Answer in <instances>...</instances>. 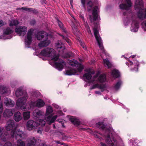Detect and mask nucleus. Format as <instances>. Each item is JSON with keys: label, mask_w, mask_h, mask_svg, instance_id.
Instances as JSON below:
<instances>
[{"label": "nucleus", "mask_w": 146, "mask_h": 146, "mask_svg": "<svg viewBox=\"0 0 146 146\" xmlns=\"http://www.w3.org/2000/svg\"><path fill=\"white\" fill-rule=\"evenodd\" d=\"M36 21L35 20H33L31 21L30 23L31 25H33L36 23Z\"/></svg>", "instance_id": "nucleus-54"}, {"label": "nucleus", "mask_w": 146, "mask_h": 146, "mask_svg": "<svg viewBox=\"0 0 146 146\" xmlns=\"http://www.w3.org/2000/svg\"><path fill=\"white\" fill-rule=\"evenodd\" d=\"M9 91V88L7 87L1 85L0 86V93L2 94H7Z\"/></svg>", "instance_id": "nucleus-25"}, {"label": "nucleus", "mask_w": 146, "mask_h": 146, "mask_svg": "<svg viewBox=\"0 0 146 146\" xmlns=\"http://www.w3.org/2000/svg\"><path fill=\"white\" fill-rule=\"evenodd\" d=\"M4 103L7 106L11 107H13L15 104V103L11 99L8 98H4Z\"/></svg>", "instance_id": "nucleus-18"}, {"label": "nucleus", "mask_w": 146, "mask_h": 146, "mask_svg": "<svg viewBox=\"0 0 146 146\" xmlns=\"http://www.w3.org/2000/svg\"><path fill=\"white\" fill-rule=\"evenodd\" d=\"M70 120L75 125H78L80 124L79 121L78 119L73 117H70Z\"/></svg>", "instance_id": "nucleus-34"}, {"label": "nucleus", "mask_w": 146, "mask_h": 146, "mask_svg": "<svg viewBox=\"0 0 146 146\" xmlns=\"http://www.w3.org/2000/svg\"><path fill=\"white\" fill-rule=\"evenodd\" d=\"M81 4L82 7L85 10H86L85 2H82Z\"/></svg>", "instance_id": "nucleus-57"}, {"label": "nucleus", "mask_w": 146, "mask_h": 146, "mask_svg": "<svg viewBox=\"0 0 146 146\" xmlns=\"http://www.w3.org/2000/svg\"><path fill=\"white\" fill-rule=\"evenodd\" d=\"M95 137L98 138L100 139H101V137H100L99 136H98V135H95Z\"/></svg>", "instance_id": "nucleus-63"}, {"label": "nucleus", "mask_w": 146, "mask_h": 146, "mask_svg": "<svg viewBox=\"0 0 146 146\" xmlns=\"http://www.w3.org/2000/svg\"><path fill=\"white\" fill-rule=\"evenodd\" d=\"M36 131L37 133H41L42 132V129H38H38L36 130Z\"/></svg>", "instance_id": "nucleus-58"}, {"label": "nucleus", "mask_w": 146, "mask_h": 146, "mask_svg": "<svg viewBox=\"0 0 146 146\" xmlns=\"http://www.w3.org/2000/svg\"><path fill=\"white\" fill-rule=\"evenodd\" d=\"M83 77L84 78H86L87 80H89L91 79L92 77V76L90 73H88L84 74L83 75Z\"/></svg>", "instance_id": "nucleus-40"}, {"label": "nucleus", "mask_w": 146, "mask_h": 146, "mask_svg": "<svg viewBox=\"0 0 146 146\" xmlns=\"http://www.w3.org/2000/svg\"><path fill=\"white\" fill-rule=\"evenodd\" d=\"M37 140H39V139H36L35 137L31 138L30 141L27 143V146H35V143L37 142Z\"/></svg>", "instance_id": "nucleus-28"}, {"label": "nucleus", "mask_w": 146, "mask_h": 146, "mask_svg": "<svg viewBox=\"0 0 146 146\" xmlns=\"http://www.w3.org/2000/svg\"><path fill=\"white\" fill-rule=\"evenodd\" d=\"M74 20H75L74 22H76V23L75 24L74 22H73V25H72V32L74 34L77 36L79 35V30L76 26L77 25H78L75 19H74Z\"/></svg>", "instance_id": "nucleus-19"}, {"label": "nucleus", "mask_w": 146, "mask_h": 146, "mask_svg": "<svg viewBox=\"0 0 146 146\" xmlns=\"http://www.w3.org/2000/svg\"><path fill=\"white\" fill-rule=\"evenodd\" d=\"M66 75L70 76L75 75L77 72V70L75 69L70 68L66 70Z\"/></svg>", "instance_id": "nucleus-24"}, {"label": "nucleus", "mask_w": 146, "mask_h": 146, "mask_svg": "<svg viewBox=\"0 0 146 146\" xmlns=\"http://www.w3.org/2000/svg\"><path fill=\"white\" fill-rule=\"evenodd\" d=\"M69 64L73 66L77 67L80 65V64L76 60L73 59L69 62Z\"/></svg>", "instance_id": "nucleus-31"}, {"label": "nucleus", "mask_w": 146, "mask_h": 146, "mask_svg": "<svg viewBox=\"0 0 146 146\" xmlns=\"http://www.w3.org/2000/svg\"><path fill=\"white\" fill-rule=\"evenodd\" d=\"M95 94H98L100 95L101 94V92L100 91H95Z\"/></svg>", "instance_id": "nucleus-61"}, {"label": "nucleus", "mask_w": 146, "mask_h": 146, "mask_svg": "<svg viewBox=\"0 0 146 146\" xmlns=\"http://www.w3.org/2000/svg\"><path fill=\"white\" fill-rule=\"evenodd\" d=\"M4 25L2 21H0V27L2 26L3 25Z\"/></svg>", "instance_id": "nucleus-62"}, {"label": "nucleus", "mask_w": 146, "mask_h": 146, "mask_svg": "<svg viewBox=\"0 0 146 146\" xmlns=\"http://www.w3.org/2000/svg\"><path fill=\"white\" fill-rule=\"evenodd\" d=\"M32 95L35 96H36V93L35 92H34L32 93Z\"/></svg>", "instance_id": "nucleus-64"}, {"label": "nucleus", "mask_w": 146, "mask_h": 146, "mask_svg": "<svg viewBox=\"0 0 146 146\" xmlns=\"http://www.w3.org/2000/svg\"><path fill=\"white\" fill-rule=\"evenodd\" d=\"M96 86L98 88L101 90V91L102 92H103L106 88V86L104 84H96Z\"/></svg>", "instance_id": "nucleus-39"}, {"label": "nucleus", "mask_w": 146, "mask_h": 146, "mask_svg": "<svg viewBox=\"0 0 146 146\" xmlns=\"http://www.w3.org/2000/svg\"><path fill=\"white\" fill-rule=\"evenodd\" d=\"M48 34L44 31H40L38 32L36 35L38 40H42L38 44V46L40 48L48 45L50 43V40H48Z\"/></svg>", "instance_id": "nucleus-4"}, {"label": "nucleus", "mask_w": 146, "mask_h": 146, "mask_svg": "<svg viewBox=\"0 0 146 146\" xmlns=\"http://www.w3.org/2000/svg\"><path fill=\"white\" fill-rule=\"evenodd\" d=\"M19 23V22L17 20H13L10 22L9 25L10 27L16 26Z\"/></svg>", "instance_id": "nucleus-35"}, {"label": "nucleus", "mask_w": 146, "mask_h": 146, "mask_svg": "<svg viewBox=\"0 0 146 146\" xmlns=\"http://www.w3.org/2000/svg\"><path fill=\"white\" fill-rule=\"evenodd\" d=\"M97 127L104 129H105V136L106 137V143L110 146H117V141L113 138H111L110 134H112L113 129L111 127L109 128L105 127V125L103 122H99L96 124Z\"/></svg>", "instance_id": "nucleus-2"}, {"label": "nucleus", "mask_w": 146, "mask_h": 146, "mask_svg": "<svg viewBox=\"0 0 146 146\" xmlns=\"http://www.w3.org/2000/svg\"><path fill=\"white\" fill-rule=\"evenodd\" d=\"M87 10L90 12L92 10V14L93 18H92V15H89L90 20L91 22H93L98 19V8L97 6H94L93 2L91 1H89L86 4Z\"/></svg>", "instance_id": "nucleus-5"}, {"label": "nucleus", "mask_w": 146, "mask_h": 146, "mask_svg": "<svg viewBox=\"0 0 146 146\" xmlns=\"http://www.w3.org/2000/svg\"><path fill=\"white\" fill-rule=\"evenodd\" d=\"M30 113L29 111H25L23 113V115L25 120L28 119L30 117Z\"/></svg>", "instance_id": "nucleus-37"}, {"label": "nucleus", "mask_w": 146, "mask_h": 146, "mask_svg": "<svg viewBox=\"0 0 146 146\" xmlns=\"http://www.w3.org/2000/svg\"><path fill=\"white\" fill-rule=\"evenodd\" d=\"M27 31V27L23 26H21L19 27L16 28L15 29V32L20 36H24Z\"/></svg>", "instance_id": "nucleus-11"}, {"label": "nucleus", "mask_w": 146, "mask_h": 146, "mask_svg": "<svg viewBox=\"0 0 146 146\" xmlns=\"http://www.w3.org/2000/svg\"><path fill=\"white\" fill-rule=\"evenodd\" d=\"M33 34V29H31L29 30L27 33L25 41L26 46L27 47H29V46L32 42Z\"/></svg>", "instance_id": "nucleus-10"}, {"label": "nucleus", "mask_w": 146, "mask_h": 146, "mask_svg": "<svg viewBox=\"0 0 146 146\" xmlns=\"http://www.w3.org/2000/svg\"><path fill=\"white\" fill-rule=\"evenodd\" d=\"M106 76L105 74H102L99 76L98 79L101 83L104 82L106 80Z\"/></svg>", "instance_id": "nucleus-32"}, {"label": "nucleus", "mask_w": 146, "mask_h": 146, "mask_svg": "<svg viewBox=\"0 0 146 146\" xmlns=\"http://www.w3.org/2000/svg\"><path fill=\"white\" fill-rule=\"evenodd\" d=\"M58 35L60 36H61L62 38L64 40H65L67 43H68L69 45H71V43L70 40L68 39L67 37L64 36L62 35H61L60 33H58Z\"/></svg>", "instance_id": "nucleus-36"}, {"label": "nucleus", "mask_w": 146, "mask_h": 146, "mask_svg": "<svg viewBox=\"0 0 146 146\" xmlns=\"http://www.w3.org/2000/svg\"><path fill=\"white\" fill-rule=\"evenodd\" d=\"M57 117V115H54L53 117H52V115L51 120L49 122V124H50L53 123L56 119Z\"/></svg>", "instance_id": "nucleus-43"}, {"label": "nucleus", "mask_w": 146, "mask_h": 146, "mask_svg": "<svg viewBox=\"0 0 146 146\" xmlns=\"http://www.w3.org/2000/svg\"><path fill=\"white\" fill-rule=\"evenodd\" d=\"M4 146H12V144L10 142L8 141L5 143Z\"/></svg>", "instance_id": "nucleus-51"}, {"label": "nucleus", "mask_w": 146, "mask_h": 146, "mask_svg": "<svg viewBox=\"0 0 146 146\" xmlns=\"http://www.w3.org/2000/svg\"><path fill=\"white\" fill-rule=\"evenodd\" d=\"M143 6L142 0H136L135 2L134 7L136 9H140Z\"/></svg>", "instance_id": "nucleus-23"}, {"label": "nucleus", "mask_w": 146, "mask_h": 146, "mask_svg": "<svg viewBox=\"0 0 146 146\" xmlns=\"http://www.w3.org/2000/svg\"><path fill=\"white\" fill-rule=\"evenodd\" d=\"M122 83V81L120 80H119L114 86V88L115 90H118L120 88Z\"/></svg>", "instance_id": "nucleus-33"}, {"label": "nucleus", "mask_w": 146, "mask_h": 146, "mask_svg": "<svg viewBox=\"0 0 146 146\" xmlns=\"http://www.w3.org/2000/svg\"><path fill=\"white\" fill-rule=\"evenodd\" d=\"M93 31L94 35L98 43V45L102 51V52L106 55V52L104 48L101 38L99 35L98 31L95 28L93 29Z\"/></svg>", "instance_id": "nucleus-8"}, {"label": "nucleus", "mask_w": 146, "mask_h": 146, "mask_svg": "<svg viewBox=\"0 0 146 146\" xmlns=\"http://www.w3.org/2000/svg\"><path fill=\"white\" fill-rule=\"evenodd\" d=\"M40 54L42 56L50 57L52 58V59L55 61L58 60L59 56L56 55L55 50L52 48H47L42 50Z\"/></svg>", "instance_id": "nucleus-6"}, {"label": "nucleus", "mask_w": 146, "mask_h": 146, "mask_svg": "<svg viewBox=\"0 0 146 146\" xmlns=\"http://www.w3.org/2000/svg\"><path fill=\"white\" fill-rule=\"evenodd\" d=\"M111 75L115 78H118L120 76V73L118 70L114 69L111 72Z\"/></svg>", "instance_id": "nucleus-30"}, {"label": "nucleus", "mask_w": 146, "mask_h": 146, "mask_svg": "<svg viewBox=\"0 0 146 146\" xmlns=\"http://www.w3.org/2000/svg\"><path fill=\"white\" fill-rule=\"evenodd\" d=\"M81 46L83 47L84 50H86V47H85L83 43H81L80 44Z\"/></svg>", "instance_id": "nucleus-60"}, {"label": "nucleus", "mask_w": 146, "mask_h": 146, "mask_svg": "<svg viewBox=\"0 0 146 146\" xmlns=\"http://www.w3.org/2000/svg\"><path fill=\"white\" fill-rule=\"evenodd\" d=\"M3 110V107L2 105L0 104V114L2 113Z\"/></svg>", "instance_id": "nucleus-56"}, {"label": "nucleus", "mask_w": 146, "mask_h": 146, "mask_svg": "<svg viewBox=\"0 0 146 146\" xmlns=\"http://www.w3.org/2000/svg\"><path fill=\"white\" fill-rule=\"evenodd\" d=\"M38 123L33 120H29L27 122L26 126L28 129L31 130L33 129L34 127L38 126Z\"/></svg>", "instance_id": "nucleus-14"}, {"label": "nucleus", "mask_w": 146, "mask_h": 146, "mask_svg": "<svg viewBox=\"0 0 146 146\" xmlns=\"http://www.w3.org/2000/svg\"><path fill=\"white\" fill-rule=\"evenodd\" d=\"M15 126V124L13 120H9L7 122L5 126L6 129L7 131L12 130L10 135L12 137L15 138L16 139H17L18 137L23 138L25 135L24 133L20 129H16Z\"/></svg>", "instance_id": "nucleus-3"}, {"label": "nucleus", "mask_w": 146, "mask_h": 146, "mask_svg": "<svg viewBox=\"0 0 146 146\" xmlns=\"http://www.w3.org/2000/svg\"><path fill=\"white\" fill-rule=\"evenodd\" d=\"M143 10L145 12L144 13L143 12L142 9L141 10H139L137 13L138 17L142 20L146 19V8H144Z\"/></svg>", "instance_id": "nucleus-20"}, {"label": "nucleus", "mask_w": 146, "mask_h": 146, "mask_svg": "<svg viewBox=\"0 0 146 146\" xmlns=\"http://www.w3.org/2000/svg\"><path fill=\"white\" fill-rule=\"evenodd\" d=\"M103 62L104 66L108 68H110L111 67L112 64L108 59L107 58L104 59Z\"/></svg>", "instance_id": "nucleus-29"}, {"label": "nucleus", "mask_w": 146, "mask_h": 146, "mask_svg": "<svg viewBox=\"0 0 146 146\" xmlns=\"http://www.w3.org/2000/svg\"><path fill=\"white\" fill-rule=\"evenodd\" d=\"M53 111L52 107L50 106H48L46 108V115H48L51 113Z\"/></svg>", "instance_id": "nucleus-38"}, {"label": "nucleus", "mask_w": 146, "mask_h": 146, "mask_svg": "<svg viewBox=\"0 0 146 146\" xmlns=\"http://www.w3.org/2000/svg\"><path fill=\"white\" fill-rule=\"evenodd\" d=\"M55 142L57 144H60V145H64V146H68V145L66 144L65 143H61L59 141H55Z\"/></svg>", "instance_id": "nucleus-52"}, {"label": "nucleus", "mask_w": 146, "mask_h": 146, "mask_svg": "<svg viewBox=\"0 0 146 146\" xmlns=\"http://www.w3.org/2000/svg\"><path fill=\"white\" fill-rule=\"evenodd\" d=\"M40 2L42 5H43L44 4H46V0H40Z\"/></svg>", "instance_id": "nucleus-59"}, {"label": "nucleus", "mask_w": 146, "mask_h": 146, "mask_svg": "<svg viewBox=\"0 0 146 146\" xmlns=\"http://www.w3.org/2000/svg\"><path fill=\"white\" fill-rule=\"evenodd\" d=\"M14 112L15 110L14 109H6L4 111L3 116L5 117H9L13 115Z\"/></svg>", "instance_id": "nucleus-17"}, {"label": "nucleus", "mask_w": 146, "mask_h": 146, "mask_svg": "<svg viewBox=\"0 0 146 146\" xmlns=\"http://www.w3.org/2000/svg\"><path fill=\"white\" fill-rule=\"evenodd\" d=\"M45 104L44 101L41 99H38L36 102L31 101L29 104L27 105L26 106L27 109L25 110H32L35 106L38 108L42 107L44 106Z\"/></svg>", "instance_id": "nucleus-7"}, {"label": "nucleus", "mask_w": 146, "mask_h": 146, "mask_svg": "<svg viewBox=\"0 0 146 146\" xmlns=\"http://www.w3.org/2000/svg\"><path fill=\"white\" fill-rule=\"evenodd\" d=\"M80 19L82 20L84 22V24L85 26V27L86 29L88 32L89 34H91V32L90 31V29L88 24V23L87 22H86L84 18L83 15L81 14H80Z\"/></svg>", "instance_id": "nucleus-22"}, {"label": "nucleus", "mask_w": 146, "mask_h": 146, "mask_svg": "<svg viewBox=\"0 0 146 146\" xmlns=\"http://www.w3.org/2000/svg\"><path fill=\"white\" fill-rule=\"evenodd\" d=\"M60 138L63 140H66L67 139L68 137H66L65 134L61 133L60 135Z\"/></svg>", "instance_id": "nucleus-45"}, {"label": "nucleus", "mask_w": 146, "mask_h": 146, "mask_svg": "<svg viewBox=\"0 0 146 146\" xmlns=\"http://www.w3.org/2000/svg\"><path fill=\"white\" fill-rule=\"evenodd\" d=\"M30 8H29L22 7L19 9V10H22L26 11L29 12Z\"/></svg>", "instance_id": "nucleus-49"}, {"label": "nucleus", "mask_w": 146, "mask_h": 146, "mask_svg": "<svg viewBox=\"0 0 146 146\" xmlns=\"http://www.w3.org/2000/svg\"><path fill=\"white\" fill-rule=\"evenodd\" d=\"M51 117H52V115L48 116L45 118V119L46 121H49V122L50 121V120H51Z\"/></svg>", "instance_id": "nucleus-53"}, {"label": "nucleus", "mask_w": 146, "mask_h": 146, "mask_svg": "<svg viewBox=\"0 0 146 146\" xmlns=\"http://www.w3.org/2000/svg\"><path fill=\"white\" fill-rule=\"evenodd\" d=\"M126 3H121L119 5V8L122 10H128L131 6L130 0H125Z\"/></svg>", "instance_id": "nucleus-13"}, {"label": "nucleus", "mask_w": 146, "mask_h": 146, "mask_svg": "<svg viewBox=\"0 0 146 146\" xmlns=\"http://www.w3.org/2000/svg\"><path fill=\"white\" fill-rule=\"evenodd\" d=\"M34 115L37 118H39L42 115H43L44 113L40 110L37 109L35 110L33 112Z\"/></svg>", "instance_id": "nucleus-27"}, {"label": "nucleus", "mask_w": 146, "mask_h": 146, "mask_svg": "<svg viewBox=\"0 0 146 146\" xmlns=\"http://www.w3.org/2000/svg\"><path fill=\"white\" fill-rule=\"evenodd\" d=\"M17 139V146H25V143L21 140Z\"/></svg>", "instance_id": "nucleus-41"}, {"label": "nucleus", "mask_w": 146, "mask_h": 146, "mask_svg": "<svg viewBox=\"0 0 146 146\" xmlns=\"http://www.w3.org/2000/svg\"><path fill=\"white\" fill-rule=\"evenodd\" d=\"M131 25V31L134 32L137 31L139 27L138 21L136 20H133Z\"/></svg>", "instance_id": "nucleus-16"}, {"label": "nucleus", "mask_w": 146, "mask_h": 146, "mask_svg": "<svg viewBox=\"0 0 146 146\" xmlns=\"http://www.w3.org/2000/svg\"><path fill=\"white\" fill-rule=\"evenodd\" d=\"M57 21L58 25L61 29L64 27L63 24L58 19H57Z\"/></svg>", "instance_id": "nucleus-42"}, {"label": "nucleus", "mask_w": 146, "mask_h": 146, "mask_svg": "<svg viewBox=\"0 0 146 146\" xmlns=\"http://www.w3.org/2000/svg\"><path fill=\"white\" fill-rule=\"evenodd\" d=\"M55 47L60 52V54H62L64 53L65 48L64 44L61 41L58 40L56 44Z\"/></svg>", "instance_id": "nucleus-12"}, {"label": "nucleus", "mask_w": 146, "mask_h": 146, "mask_svg": "<svg viewBox=\"0 0 146 146\" xmlns=\"http://www.w3.org/2000/svg\"><path fill=\"white\" fill-rule=\"evenodd\" d=\"M13 118L16 121L18 122L20 121L22 119L21 114V113L19 111H17L15 113Z\"/></svg>", "instance_id": "nucleus-26"}, {"label": "nucleus", "mask_w": 146, "mask_h": 146, "mask_svg": "<svg viewBox=\"0 0 146 146\" xmlns=\"http://www.w3.org/2000/svg\"><path fill=\"white\" fill-rule=\"evenodd\" d=\"M15 94L17 97H20L17 100V105L18 107H20L22 110L25 111L27 109L25 103L28 98L27 92L22 88H19L16 90Z\"/></svg>", "instance_id": "nucleus-1"}, {"label": "nucleus", "mask_w": 146, "mask_h": 146, "mask_svg": "<svg viewBox=\"0 0 146 146\" xmlns=\"http://www.w3.org/2000/svg\"><path fill=\"white\" fill-rule=\"evenodd\" d=\"M39 124L41 125L42 126H44L46 123L45 121L44 120L41 119H39Z\"/></svg>", "instance_id": "nucleus-46"}, {"label": "nucleus", "mask_w": 146, "mask_h": 146, "mask_svg": "<svg viewBox=\"0 0 146 146\" xmlns=\"http://www.w3.org/2000/svg\"><path fill=\"white\" fill-rule=\"evenodd\" d=\"M13 32L12 29L9 27H7L3 30V35L0 36V39H10L12 37V36L10 35Z\"/></svg>", "instance_id": "nucleus-9"}, {"label": "nucleus", "mask_w": 146, "mask_h": 146, "mask_svg": "<svg viewBox=\"0 0 146 146\" xmlns=\"http://www.w3.org/2000/svg\"><path fill=\"white\" fill-rule=\"evenodd\" d=\"M53 106L56 108L60 109V107H59L56 104H52Z\"/></svg>", "instance_id": "nucleus-55"}, {"label": "nucleus", "mask_w": 146, "mask_h": 146, "mask_svg": "<svg viewBox=\"0 0 146 146\" xmlns=\"http://www.w3.org/2000/svg\"><path fill=\"white\" fill-rule=\"evenodd\" d=\"M127 11L123 12V15L125 16L123 18V21L125 25H127L130 22V19L128 16Z\"/></svg>", "instance_id": "nucleus-21"}, {"label": "nucleus", "mask_w": 146, "mask_h": 146, "mask_svg": "<svg viewBox=\"0 0 146 146\" xmlns=\"http://www.w3.org/2000/svg\"><path fill=\"white\" fill-rule=\"evenodd\" d=\"M17 84V82L16 80L12 81L10 83V85L13 88L15 87Z\"/></svg>", "instance_id": "nucleus-44"}, {"label": "nucleus", "mask_w": 146, "mask_h": 146, "mask_svg": "<svg viewBox=\"0 0 146 146\" xmlns=\"http://www.w3.org/2000/svg\"><path fill=\"white\" fill-rule=\"evenodd\" d=\"M59 62H56L55 63V66L56 69L59 71H61L63 68L65 62L62 59H60Z\"/></svg>", "instance_id": "nucleus-15"}, {"label": "nucleus", "mask_w": 146, "mask_h": 146, "mask_svg": "<svg viewBox=\"0 0 146 146\" xmlns=\"http://www.w3.org/2000/svg\"><path fill=\"white\" fill-rule=\"evenodd\" d=\"M61 30L62 32H64L66 35H68V32L67 31L66 28L64 27Z\"/></svg>", "instance_id": "nucleus-50"}, {"label": "nucleus", "mask_w": 146, "mask_h": 146, "mask_svg": "<svg viewBox=\"0 0 146 146\" xmlns=\"http://www.w3.org/2000/svg\"><path fill=\"white\" fill-rule=\"evenodd\" d=\"M134 64H135V66L136 67H135L134 68L133 70H136L135 69L136 68L137 71H138V67L139 66V62L138 61H136L135 63L134 62Z\"/></svg>", "instance_id": "nucleus-47"}, {"label": "nucleus", "mask_w": 146, "mask_h": 146, "mask_svg": "<svg viewBox=\"0 0 146 146\" xmlns=\"http://www.w3.org/2000/svg\"><path fill=\"white\" fill-rule=\"evenodd\" d=\"M29 12H32L34 14H36L38 13V11L36 9L31 8H30Z\"/></svg>", "instance_id": "nucleus-48"}]
</instances>
